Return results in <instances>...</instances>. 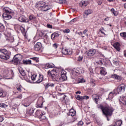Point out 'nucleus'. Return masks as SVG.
Instances as JSON below:
<instances>
[{
  "instance_id": "obj_35",
  "label": "nucleus",
  "mask_w": 126,
  "mask_h": 126,
  "mask_svg": "<svg viewBox=\"0 0 126 126\" xmlns=\"http://www.w3.org/2000/svg\"><path fill=\"white\" fill-rule=\"evenodd\" d=\"M111 11L115 16H117V15H118V12L117 11H115V9L112 8L111 9Z\"/></svg>"
},
{
  "instance_id": "obj_39",
  "label": "nucleus",
  "mask_w": 126,
  "mask_h": 126,
  "mask_svg": "<svg viewBox=\"0 0 126 126\" xmlns=\"http://www.w3.org/2000/svg\"><path fill=\"white\" fill-rule=\"evenodd\" d=\"M31 59L32 60V61H34L36 63H39V59L37 57L31 58Z\"/></svg>"
},
{
  "instance_id": "obj_36",
  "label": "nucleus",
  "mask_w": 126,
  "mask_h": 126,
  "mask_svg": "<svg viewBox=\"0 0 126 126\" xmlns=\"http://www.w3.org/2000/svg\"><path fill=\"white\" fill-rule=\"evenodd\" d=\"M62 53L64 55H67V54H68V50H67V49H63Z\"/></svg>"
},
{
  "instance_id": "obj_21",
  "label": "nucleus",
  "mask_w": 126,
  "mask_h": 126,
  "mask_svg": "<svg viewBox=\"0 0 126 126\" xmlns=\"http://www.w3.org/2000/svg\"><path fill=\"white\" fill-rule=\"evenodd\" d=\"M44 5H45V3L43 1L37 2L35 4L36 7H43Z\"/></svg>"
},
{
  "instance_id": "obj_5",
  "label": "nucleus",
  "mask_w": 126,
  "mask_h": 126,
  "mask_svg": "<svg viewBox=\"0 0 126 126\" xmlns=\"http://www.w3.org/2000/svg\"><path fill=\"white\" fill-rule=\"evenodd\" d=\"M22 60V55L20 54H16L13 59V63L16 65L19 64L20 62Z\"/></svg>"
},
{
  "instance_id": "obj_47",
  "label": "nucleus",
  "mask_w": 126,
  "mask_h": 126,
  "mask_svg": "<svg viewBox=\"0 0 126 126\" xmlns=\"http://www.w3.org/2000/svg\"><path fill=\"white\" fill-rule=\"evenodd\" d=\"M21 88H22V87L21 86H20L19 87L17 88V91H19L20 92H21L22 91Z\"/></svg>"
},
{
  "instance_id": "obj_38",
  "label": "nucleus",
  "mask_w": 126,
  "mask_h": 126,
  "mask_svg": "<svg viewBox=\"0 0 126 126\" xmlns=\"http://www.w3.org/2000/svg\"><path fill=\"white\" fill-rule=\"evenodd\" d=\"M8 40L10 42V43H12V42L14 41V39L12 36L8 37Z\"/></svg>"
},
{
  "instance_id": "obj_46",
  "label": "nucleus",
  "mask_w": 126,
  "mask_h": 126,
  "mask_svg": "<svg viewBox=\"0 0 126 126\" xmlns=\"http://www.w3.org/2000/svg\"><path fill=\"white\" fill-rule=\"evenodd\" d=\"M78 34L82 36V38H84V37H85V36L83 35V32H78Z\"/></svg>"
},
{
  "instance_id": "obj_51",
  "label": "nucleus",
  "mask_w": 126,
  "mask_h": 126,
  "mask_svg": "<svg viewBox=\"0 0 126 126\" xmlns=\"http://www.w3.org/2000/svg\"><path fill=\"white\" fill-rule=\"evenodd\" d=\"M47 26L48 28H50L51 29H52L53 28V26L52 25L47 24Z\"/></svg>"
},
{
  "instance_id": "obj_25",
  "label": "nucleus",
  "mask_w": 126,
  "mask_h": 126,
  "mask_svg": "<svg viewBox=\"0 0 126 126\" xmlns=\"http://www.w3.org/2000/svg\"><path fill=\"white\" fill-rule=\"evenodd\" d=\"M42 106H43V101L39 99L36 103V107L42 108Z\"/></svg>"
},
{
  "instance_id": "obj_13",
  "label": "nucleus",
  "mask_w": 126,
  "mask_h": 126,
  "mask_svg": "<svg viewBox=\"0 0 126 126\" xmlns=\"http://www.w3.org/2000/svg\"><path fill=\"white\" fill-rule=\"evenodd\" d=\"M59 36H60V32H56L51 34V38L52 40H55V39L58 38Z\"/></svg>"
},
{
  "instance_id": "obj_4",
  "label": "nucleus",
  "mask_w": 126,
  "mask_h": 126,
  "mask_svg": "<svg viewBox=\"0 0 126 126\" xmlns=\"http://www.w3.org/2000/svg\"><path fill=\"white\" fill-rule=\"evenodd\" d=\"M0 52L3 54L0 56V58L2 59V60H8L9 59L10 56L8 54V52L5 49L0 48Z\"/></svg>"
},
{
  "instance_id": "obj_33",
  "label": "nucleus",
  "mask_w": 126,
  "mask_h": 126,
  "mask_svg": "<svg viewBox=\"0 0 126 126\" xmlns=\"http://www.w3.org/2000/svg\"><path fill=\"white\" fill-rule=\"evenodd\" d=\"M32 61L30 60H23V63L24 64H31Z\"/></svg>"
},
{
  "instance_id": "obj_15",
  "label": "nucleus",
  "mask_w": 126,
  "mask_h": 126,
  "mask_svg": "<svg viewBox=\"0 0 126 126\" xmlns=\"http://www.w3.org/2000/svg\"><path fill=\"white\" fill-rule=\"evenodd\" d=\"M96 54V50L95 49H90L88 53H87V56L89 57H93L94 55Z\"/></svg>"
},
{
  "instance_id": "obj_23",
  "label": "nucleus",
  "mask_w": 126,
  "mask_h": 126,
  "mask_svg": "<svg viewBox=\"0 0 126 126\" xmlns=\"http://www.w3.org/2000/svg\"><path fill=\"white\" fill-rule=\"evenodd\" d=\"M93 100L95 102L96 104H98V101H99V96L97 94H94L92 95Z\"/></svg>"
},
{
  "instance_id": "obj_28",
  "label": "nucleus",
  "mask_w": 126,
  "mask_h": 126,
  "mask_svg": "<svg viewBox=\"0 0 126 126\" xmlns=\"http://www.w3.org/2000/svg\"><path fill=\"white\" fill-rule=\"evenodd\" d=\"M111 77L112 78H115V79H117V80L119 81L122 80V77L117 74L112 75L111 76Z\"/></svg>"
},
{
  "instance_id": "obj_32",
  "label": "nucleus",
  "mask_w": 126,
  "mask_h": 126,
  "mask_svg": "<svg viewBox=\"0 0 126 126\" xmlns=\"http://www.w3.org/2000/svg\"><path fill=\"white\" fill-rule=\"evenodd\" d=\"M123 124V121H122V120H119L118 121H117L115 125H113L114 126H122Z\"/></svg>"
},
{
  "instance_id": "obj_44",
  "label": "nucleus",
  "mask_w": 126,
  "mask_h": 126,
  "mask_svg": "<svg viewBox=\"0 0 126 126\" xmlns=\"http://www.w3.org/2000/svg\"><path fill=\"white\" fill-rule=\"evenodd\" d=\"M65 0H59L58 2V3H65Z\"/></svg>"
},
{
  "instance_id": "obj_53",
  "label": "nucleus",
  "mask_w": 126,
  "mask_h": 126,
  "mask_svg": "<svg viewBox=\"0 0 126 126\" xmlns=\"http://www.w3.org/2000/svg\"><path fill=\"white\" fill-rule=\"evenodd\" d=\"M53 47L55 48V49H57V48H58V44L56 43H55L53 44Z\"/></svg>"
},
{
  "instance_id": "obj_37",
  "label": "nucleus",
  "mask_w": 126,
  "mask_h": 126,
  "mask_svg": "<svg viewBox=\"0 0 126 126\" xmlns=\"http://www.w3.org/2000/svg\"><path fill=\"white\" fill-rule=\"evenodd\" d=\"M120 36L123 37V38H124V39H126V32L120 33Z\"/></svg>"
},
{
  "instance_id": "obj_24",
  "label": "nucleus",
  "mask_w": 126,
  "mask_h": 126,
  "mask_svg": "<svg viewBox=\"0 0 126 126\" xmlns=\"http://www.w3.org/2000/svg\"><path fill=\"white\" fill-rule=\"evenodd\" d=\"M76 114V111H75L73 109H70L69 111V116H71V117H74Z\"/></svg>"
},
{
  "instance_id": "obj_31",
  "label": "nucleus",
  "mask_w": 126,
  "mask_h": 126,
  "mask_svg": "<svg viewBox=\"0 0 126 126\" xmlns=\"http://www.w3.org/2000/svg\"><path fill=\"white\" fill-rule=\"evenodd\" d=\"M5 27L2 23H0V32H4Z\"/></svg>"
},
{
  "instance_id": "obj_52",
  "label": "nucleus",
  "mask_w": 126,
  "mask_h": 126,
  "mask_svg": "<svg viewBox=\"0 0 126 126\" xmlns=\"http://www.w3.org/2000/svg\"><path fill=\"white\" fill-rule=\"evenodd\" d=\"M11 13V11L8 10H5V13H6V14H10V13Z\"/></svg>"
},
{
  "instance_id": "obj_9",
  "label": "nucleus",
  "mask_w": 126,
  "mask_h": 126,
  "mask_svg": "<svg viewBox=\"0 0 126 126\" xmlns=\"http://www.w3.org/2000/svg\"><path fill=\"white\" fill-rule=\"evenodd\" d=\"M36 19V16H34L33 15H31L29 16V20L27 21V23H28V24H32V23H34Z\"/></svg>"
},
{
  "instance_id": "obj_16",
  "label": "nucleus",
  "mask_w": 126,
  "mask_h": 126,
  "mask_svg": "<svg viewBox=\"0 0 126 126\" xmlns=\"http://www.w3.org/2000/svg\"><path fill=\"white\" fill-rule=\"evenodd\" d=\"M18 20L20 22L27 23V21L26 20V17H25V16L24 15L20 16L19 17Z\"/></svg>"
},
{
  "instance_id": "obj_42",
  "label": "nucleus",
  "mask_w": 126,
  "mask_h": 126,
  "mask_svg": "<svg viewBox=\"0 0 126 126\" xmlns=\"http://www.w3.org/2000/svg\"><path fill=\"white\" fill-rule=\"evenodd\" d=\"M29 114H33L34 113V109L32 108L29 109Z\"/></svg>"
},
{
  "instance_id": "obj_50",
  "label": "nucleus",
  "mask_w": 126,
  "mask_h": 126,
  "mask_svg": "<svg viewBox=\"0 0 126 126\" xmlns=\"http://www.w3.org/2000/svg\"><path fill=\"white\" fill-rule=\"evenodd\" d=\"M83 59V57L79 56L78 61H79V62H81Z\"/></svg>"
},
{
  "instance_id": "obj_26",
  "label": "nucleus",
  "mask_w": 126,
  "mask_h": 126,
  "mask_svg": "<svg viewBox=\"0 0 126 126\" xmlns=\"http://www.w3.org/2000/svg\"><path fill=\"white\" fill-rule=\"evenodd\" d=\"M120 102L123 105H126V95L123 96L121 99H119Z\"/></svg>"
},
{
  "instance_id": "obj_11",
  "label": "nucleus",
  "mask_w": 126,
  "mask_h": 126,
  "mask_svg": "<svg viewBox=\"0 0 126 126\" xmlns=\"http://www.w3.org/2000/svg\"><path fill=\"white\" fill-rule=\"evenodd\" d=\"M42 48V43L41 42H37L36 44L34 45V49L35 51L38 52Z\"/></svg>"
},
{
  "instance_id": "obj_7",
  "label": "nucleus",
  "mask_w": 126,
  "mask_h": 126,
  "mask_svg": "<svg viewBox=\"0 0 126 126\" xmlns=\"http://www.w3.org/2000/svg\"><path fill=\"white\" fill-rule=\"evenodd\" d=\"M126 85L122 84L120 85L117 89H115L114 90H116L117 94H120V92H125V89H126Z\"/></svg>"
},
{
  "instance_id": "obj_30",
  "label": "nucleus",
  "mask_w": 126,
  "mask_h": 126,
  "mask_svg": "<svg viewBox=\"0 0 126 126\" xmlns=\"http://www.w3.org/2000/svg\"><path fill=\"white\" fill-rule=\"evenodd\" d=\"M43 81V75L39 74V77L37 81H36V83H41Z\"/></svg>"
},
{
  "instance_id": "obj_10",
  "label": "nucleus",
  "mask_w": 126,
  "mask_h": 126,
  "mask_svg": "<svg viewBox=\"0 0 126 126\" xmlns=\"http://www.w3.org/2000/svg\"><path fill=\"white\" fill-rule=\"evenodd\" d=\"M117 90H114L113 92H111L109 93L108 95L109 100H112L114 98V96H116L118 93L116 92Z\"/></svg>"
},
{
  "instance_id": "obj_63",
  "label": "nucleus",
  "mask_w": 126,
  "mask_h": 126,
  "mask_svg": "<svg viewBox=\"0 0 126 126\" xmlns=\"http://www.w3.org/2000/svg\"><path fill=\"white\" fill-rule=\"evenodd\" d=\"M66 97V95H64V96H63V101H65V98Z\"/></svg>"
},
{
  "instance_id": "obj_43",
  "label": "nucleus",
  "mask_w": 126,
  "mask_h": 126,
  "mask_svg": "<svg viewBox=\"0 0 126 126\" xmlns=\"http://www.w3.org/2000/svg\"><path fill=\"white\" fill-rule=\"evenodd\" d=\"M37 76V75H32V76H31V78H32V80H33V81L34 80H36V77Z\"/></svg>"
},
{
  "instance_id": "obj_48",
  "label": "nucleus",
  "mask_w": 126,
  "mask_h": 126,
  "mask_svg": "<svg viewBox=\"0 0 126 126\" xmlns=\"http://www.w3.org/2000/svg\"><path fill=\"white\" fill-rule=\"evenodd\" d=\"M16 99H22V94H20L18 95L16 97Z\"/></svg>"
},
{
  "instance_id": "obj_29",
  "label": "nucleus",
  "mask_w": 126,
  "mask_h": 126,
  "mask_svg": "<svg viewBox=\"0 0 126 126\" xmlns=\"http://www.w3.org/2000/svg\"><path fill=\"white\" fill-rule=\"evenodd\" d=\"M92 13H93V11L90 9H88L84 12L85 15H89V14H92Z\"/></svg>"
},
{
  "instance_id": "obj_20",
  "label": "nucleus",
  "mask_w": 126,
  "mask_h": 126,
  "mask_svg": "<svg viewBox=\"0 0 126 126\" xmlns=\"http://www.w3.org/2000/svg\"><path fill=\"white\" fill-rule=\"evenodd\" d=\"M113 47L118 51V52H120L121 51V45L119 42H116L114 44Z\"/></svg>"
},
{
  "instance_id": "obj_56",
  "label": "nucleus",
  "mask_w": 126,
  "mask_h": 126,
  "mask_svg": "<svg viewBox=\"0 0 126 126\" xmlns=\"http://www.w3.org/2000/svg\"><path fill=\"white\" fill-rule=\"evenodd\" d=\"M71 54H72V51H68V53H67V55H71Z\"/></svg>"
},
{
  "instance_id": "obj_60",
  "label": "nucleus",
  "mask_w": 126,
  "mask_h": 126,
  "mask_svg": "<svg viewBox=\"0 0 126 126\" xmlns=\"http://www.w3.org/2000/svg\"><path fill=\"white\" fill-rule=\"evenodd\" d=\"M97 3H98V5H101V4H102V1H98V2H97Z\"/></svg>"
},
{
  "instance_id": "obj_12",
  "label": "nucleus",
  "mask_w": 126,
  "mask_h": 126,
  "mask_svg": "<svg viewBox=\"0 0 126 126\" xmlns=\"http://www.w3.org/2000/svg\"><path fill=\"white\" fill-rule=\"evenodd\" d=\"M76 98L77 100H78L79 101H82L83 100H84V99H86V100H88V99H89V96L87 95H84L82 96L79 95H77L76 96Z\"/></svg>"
},
{
  "instance_id": "obj_57",
  "label": "nucleus",
  "mask_w": 126,
  "mask_h": 126,
  "mask_svg": "<svg viewBox=\"0 0 126 126\" xmlns=\"http://www.w3.org/2000/svg\"><path fill=\"white\" fill-rule=\"evenodd\" d=\"M78 125H79V126L80 125V126H82V125H83V122H82V121H80V122H79V123H78Z\"/></svg>"
},
{
  "instance_id": "obj_2",
  "label": "nucleus",
  "mask_w": 126,
  "mask_h": 126,
  "mask_svg": "<svg viewBox=\"0 0 126 126\" xmlns=\"http://www.w3.org/2000/svg\"><path fill=\"white\" fill-rule=\"evenodd\" d=\"M48 75H50L52 79L54 81H57V82H61L60 76L57 73V70L53 69L51 71L49 70L48 71Z\"/></svg>"
},
{
  "instance_id": "obj_59",
  "label": "nucleus",
  "mask_w": 126,
  "mask_h": 126,
  "mask_svg": "<svg viewBox=\"0 0 126 126\" xmlns=\"http://www.w3.org/2000/svg\"><path fill=\"white\" fill-rule=\"evenodd\" d=\"M1 122H3V118L0 116V122L1 123Z\"/></svg>"
},
{
  "instance_id": "obj_19",
  "label": "nucleus",
  "mask_w": 126,
  "mask_h": 126,
  "mask_svg": "<svg viewBox=\"0 0 126 126\" xmlns=\"http://www.w3.org/2000/svg\"><path fill=\"white\" fill-rule=\"evenodd\" d=\"M3 18L5 19V20H8L9 19H11V16L9 15L8 14H6V13H4L2 14Z\"/></svg>"
},
{
  "instance_id": "obj_14",
  "label": "nucleus",
  "mask_w": 126,
  "mask_h": 126,
  "mask_svg": "<svg viewBox=\"0 0 126 126\" xmlns=\"http://www.w3.org/2000/svg\"><path fill=\"white\" fill-rule=\"evenodd\" d=\"M53 6L51 5H44L42 8H41V10L42 11H48L49 9H51Z\"/></svg>"
},
{
  "instance_id": "obj_6",
  "label": "nucleus",
  "mask_w": 126,
  "mask_h": 126,
  "mask_svg": "<svg viewBox=\"0 0 126 126\" xmlns=\"http://www.w3.org/2000/svg\"><path fill=\"white\" fill-rule=\"evenodd\" d=\"M60 76V82H63L67 79V77L66 76V72L64 70H62L61 72Z\"/></svg>"
},
{
  "instance_id": "obj_1",
  "label": "nucleus",
  "mask_w": 126,
  "mask_h": 126,
  "mask_svg": "<svg viewBox=\"0 0 126 126\" xmlns=\"http://www.w3.org/2000/svg\"><path fill=\"white\" fill-rule=\"evenodd\" d=\"M100 109L102 110V112L104 116L107 118V121H109V118H108V116H111L114 112V109L108 106H103L100 105L99 106Z\"/></svg>"
},
{
  "instance_id": "obj_54",
  "label": "nucleus",
  "mask_w": 126,
  "mask_h": 126,
  "mask_svg": "<svg viewBox=\"0 0 126 126\" xmlns=\"http://www.w3.org/2000/svg\"><path fill=\"white\" fill-rule=\"evenodd\" d=\"M39 35L40 37H42V36H45V34H44V33H43V32H40L39 33Z\"/></svg>"
},
{
  "instance_id": "obj_64",
  "label": "nucleus",
  "mask_w": 126,
  "mask_h": 126,
  "mask_svg": "<svg viewBox=\"0 0 126 126\" xmlns=\"http://www.w3.org/2000/svg\"><path fill=\"white\" fill-rule=\"evenodd\" d=\"M124 54L125 57H126V51H124Z\"/></svg>"
},
{
  "instance_id": "obj_3",
  "label": "nucleus",
  "mask_w": 126,
  "mask_h": 126,
  "mask_svg": "<svg viewBox=\"0 0 126 126\" xmlns=\"http://www.w3.org/2000/svg\"><path fill=\"white\" fill-rule=\"evenodd\" d=\"M84 71H85V70H84V68L82 67L74 68L72 71L71 77L74 79V78H75L76 76L79 75V74H83Z\"/></svg>"
},
{
  "instance_id": "obj_8",
  "label": "nucleus",
  "mask_w": 126,
  "mask_h": 126,
  "mask_svg": "<svg viewBox=\"0 0 126 126\" xmlns=\"http://www.w3.org/2000/svg\"><path fill=\"white\" fill-rule=\"evenodd\" d=\"M45 112H42L39 110H37L35 114L37 116V117L40 119V120H46V117L45 116Z\"/></svg>"
},
{
  "instance_id": "obj_55",
  "label": "nucleus",
  "mask_w": 126,
  "mask_h": 126,
  "mask_svg": "<svg viewBox=\"0 0 126 126\" xmlns=\"http://www.w3.org/2000/svg\"><path fill=\"white\" fill-rule=\"evenodd\" d=\"M87 32H88V31H87V30H85L84 31H83V34H86V33H87Z\"/></svg>"
},
{
  "instance_id": "obj_41",
  "label": "nucleus",
  "mask_w": 126,
  "mask_h": 126,
  "mask_svg": "<svg viewBox=\"0 0 126 126\" xmlns=\"http://www.w3.org/2000/svg\"><path fill=\"white\" fill-rule=\"evenodd\" d=\"M0 107L1 108H6L7 105L3 103H0Z\"/></svg>"
},
{
  "instance_id": "obj_34",
  "label": "nucleus",
  "mask_w": 126,
  "mask_h": 126,
  "mask_svg": "<svg viewBox=\"0 0 126 126\" xmlns=\"http://www.w3.org/2000/svg\"><path fill=\"white\" fill-rule=\"evenodd\" d=\"M19 71L22 76H25L26 75V74L25 73V72L24 71V70L22 69V68H19Z\"/></svg>"
},
{
  "instance_id": "obj_62",
  "label": "nucleus",
  "mask_w": 126,
  "mask_h": 126,
  "mask_svg": "<svg viewBox=\"0 0 126 126\" xmlns=\"http://www.w3.org/2000/svg\"><path fill=\"white\" fill-rule=\"evenodd\" d=\"M99 31L102 34H104V35H105V32H104L103 31H102V29H100Z\"/></svg>"
},
{
  "instance_id": "obj_17",
  "label": "nucleus",
  "mask_w": 126,
  "mask_h": 126,
  "mask_svg": "<svg viewBox=\"0 0 126 126\" xmlns=\"http://www.w3.org/2000/svg\"><path fill=\"white\" fill-rule=\"evenodd\" d=\"M45 68L46 69H49V68H54L55 67V64L52 63H47L45 65Z\"/></svg>"
},
{
  "instance_id": "obj_22",
  "label": "nucleus",
  "mask_w": 126,
  "mask_h": 126,
  "mask_svg": "<svg viewBox=\"0 0 126 126\" xmlns=\"http://www.w3.org/2000/svg\"><path fill=\"white\" fill-rule=\"evenodd\" d=\"M88 1L87 0H82L81 2L80 3V5L82 7H85V6H87L88 5Z\"/></svg>"
},
{
  "instance_id": "obj_58",
  "label": "nucleus",
  "mask_w": 126,
  "mask_h": 126,
  "mask_svg": "<svg viewBox=\"0 0 126 126\" xmlns=\"http://www.w3.org/2000/svg\"><path fill=\"white\" fill-rule=\"evenodd\" d=\"M30 105V103H28L27 104H23V106H24V107H28Z\"/></svg>"
},
{
  "instance_id": "obj_45",
  "label": "nucleus",
  "mask_w": 126,
  "mask_h": 126,
  "mask_svg": "<svg viewBox=\"0 0 126 126\" xmlns=\"http://www.w3.org/2000/svg\"><path fill=\"white\" fill-rule=\"evenodd\" d=\"M77 20H78V18H74L73 19H72L70 22H74V23H75L76 22V21H77Z\"/></svg>"
},
{
  "instance_id": "obj_49",
  "label": "nucleus",
  "mask_w": 126,
  "mask_h": 126,
  "mask_svg": "<svg viewBox=\"0 0 126 126\" xmlns=\"http://www.w3.org/2000/svg\"><path fill=\"white\" fill-rule=\"evenodd\" d=\"M69 29H66L65 30H64L63 32L64 33H69Z\"/></svg>"
},
{
  "instance_id": "obj_40",
  "label": "nucleus",
  "mask_w": 126,
  "mask_h": 126,
  "mask_svg": "<svg viewBox=\"0 0 126 126\" xmlns=\"http://www.w3.org/2000/svg\"><path fill=\"white\" fill-rule=\"evenodd\" d=\"M0 97H4V95H3V90L1 88H0Z\"/></svg>"
},
{
  "instance_id": "obj_27",
  "label": "nucleus",
  "mask_w": 126,
  "mask_h": 126,
  "mask_svg": "<svg viewBox=\"0 0 126 126\" xmlns=\"http://www.w3.org/2000/svg\"><path fill=\"white\" fill-rule=\"evenodd\" d=\"M44 86L45 88H48V87H54L55 86V84L53 83H46L44 84Z\"/></svg>"
},
{
  "instance_id": "obj_61",
  "label": "nucleus",
  "mask_w": 126,
  "mask_h": 126,
  "mask_svg": "<svg viewBox=\"0 0 126 126\" xmlns=\"http://www.w3.org/2000/svg\"><path fill=\"white\" fill-rule=\"evenodd\" d=\"M109 19H110V18L107 17V18H106L104 19V20H105V21H109Z\"/></svg>"
},
{
  "instance_id": "obj_18",
  "label": "nucleus",
  "mask_w": 126,
  "mask_h": 126,
  "mask_svg": "<svg viewBox=\"0 0 126 126\" xmlns=\"http://www.w3.org/2000/svg\"><path fill=\"white\" fill-rule=\"evenodd\" d=\"M100 74L101 75H106L107 74V71H106V68L105 67H101L99 68Z\"/></svg>"
}]
</instances>
